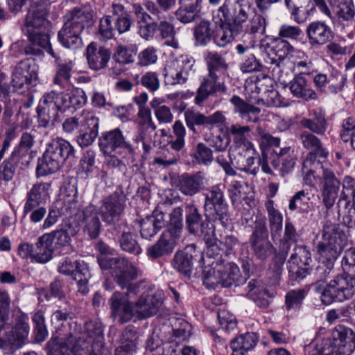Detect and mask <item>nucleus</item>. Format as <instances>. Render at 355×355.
Segmentation results:
<instances>
[{"instance_id":"f257e3e1","label":"nucleus","mask_w":355,"mask_h":355,"mask_svg":"<svg viewBox=\"0 0 355 355\" xmlns=\"http://www.w3.org/2000/svg\"><path fill=\"white\" fill-rule=\"evenodd\" d=\"M251 3L249 0H225L217 10L222 15L219 24L214 26L213 42L224 48L244 31V24L249 19Z\"/></svg>"},{"instance_id":"f03ea898","label":"nucleus","mask_w":355,"mask_h":355,"mask_svg":"<svg viewBox=\"0 0 355 355\" xmlns=\"http://www.w3.org/2000/svg\"><path fill=\"white\" fill-rule=\"evenodd\" d=\"M163 302L160 291L148 288L139 299L132 303L127 294L114 292L110 299L112 316L121 323L130 321L135 315L139 318H148L156 314Z\"/></svg>"},{"instance_id":"7ed1b4c3","label":"nucleus","mask_w":355,"mask_h":355,"mask_svg":"<svg viewBox=\"0 0 355 355\" xmlns=\"http://www.w3.org/2000/svg\"><path fill=\"white\" fill-rule=\"evenodd\" d=\"M348 245V239L336 224L327 221L323 226L322 241L318 245L320 263L315 275L325 282L334 273V262Z\"/></svg>"},{"instance_id":"20e7f679","label":"nucleus","mask_w":355,"mask_h":355,"mask_svg":"<svg viewBox=\"0 0 355 355\" xmlns=\"http://www.w3.org/2000/svg\"><path fill=\"white\" fill-rule=\"evenodd\" d=\"M98 263L102 270H110L111 276L121 288L127 290L125 293H121L127 294L128 298L131 294L136 295L144 283V281L133 283L141 275V271L123 257H100Z\"/></svg>"},{"instance_id":"39448f33","label":"nucleus","mask_w":355,"mask_h":355,"mask_svg":"<svg viewBox=\"0 0 355 355\" xmlns=\"http://www.w3.org/2000/svg\"><path fill=\"white\" fill-rule=\"evenodd\" d=\"M94 10L90 5L74 8L64 17L66 21L58 32L60 43L68 49H76L81 45L80 33L85 26L92 22Z\"/></svg>"},{"instance_id":"423d86ee","label":"nucleus","mask_w":355,"mask_h":355,"mask_svg":"<svg viewBox=\"0 0 355 355\" xmlns=\"http://www.w3.org/2000/svg\"><path fill=\"white\" fill-rule=\"evenodd\" d=\"M355 349V334L347 327L338 325L332 333V340H323L305 346L309 355H349Z\"/></svg>"},{"instance_id":"0eeeda50","label":"nucleus","mask_w":355,"mask_h":355,"mask_svg":"<svg viewBox=\"0 0 355 355\" xmlns=\"http://www.w3.org/2000/svg\"><path fill=\"white\" fill-rule=\"evenodd\" d=\"M73 153V147L69 141L62 139L52 141L38 159L36 175L43 177L57 172Z\"/></svg>"},{"instance_id":"6e6552de","label":"nucleus","mask_w":355,"mask_h":355,"mask_svg":"<svg viewBox=\"0 0 355 355\" xmlns=\"http://www.w3.org/2000/svg\"><path fill=\"white\" fill-rule=\"evenodd\" d=\"M71 340L74 355H110L103 345V330L100 323L86 322L84 331L76 338L74 343L72 335Z\"/></svg>"},{"instance_id":"1a4fd4ad","label":"nucleus","mask_w":355,"mask_h":355,"mask_svg":"<svg viewBox=\"0 0 355 355\" xmlns=\"http://www.w3.org/2000/svg\"><path fill=\"white\" fill-rule=\"evenodd\" d=\"M224 185L211 187L205 193L204 204L206 217L213 221H219L226 226L229 221L228 207L224 196Z\"/></svg>"},{"instance_id":"9d476101","label":"nucleus","mask_w":355,"mask_h":355,"mask_svg":"<svg viewBox=\"0 0 355 355\" xmlns=\"http://www.w3.org/2000/svg\"><path fill=\"white\" fill-rule=\"evenodd\" d=\"M355 293V277L347 273L336 276L323 290L322 304L328 305L334 301L343 302L353 297Z\"/></svg>"},{"instance_id":"9b49d317","label":"nucleus","mask_w":355,"mask_h":355,"mask_svg":"<svg viewBox=\"0 0 355 355\" xmlns=\"http://www.w3.org/2000/svg\"><path fill=\"white\" fill-rule=\"evenodd\" d=\"M60 93L51 91L45 94L37 107V114L40 126L47 127L53 125L58 120V112H64L61 103Z\"/></svg>"},{"instance_id":"f8f14e48","label":"nucleus","mask_w":355,"mask_h":355,"mask_svg":"<svg viewBox=\"0 0 355 355\" xmlns=\"http://www.w3.org/2000/svg\"><path fill=\"white\" fill-rule=\"evenodd\" d=\"M193 64L194 61L187 55H181L168 62L163 73L166 83L170 85L185 84L193 70Z\"/></svg>"},{"instance_id":"ddd939ff","label":"nucleus","mask_w":355,"mask_h":355,"mask_svg":"<svg viewBox=\"0 0 355 355\" xmlns=\"http://www.w3.org/2000/svg\"><path fill=\"white\" fill-rule=\"evenodd\" d=\"M54 247L50 236L44 234L40 236L35 245L24 243L18 247V254L23 259H31L40 263H46L53 257Z\"/></svg>"},{"instance_id":"4468645a","label":"nucleus","mask_w":355,"mask_h":355,"mask_svg":"<svg viewBox=\"0 0 355 355\" xmlns=\"http://www.w3.org/2000/svg\"><path fill=\"white\" fill-rule=\"evenodd\" d=\"M29 333V327L26 318L17 319L12 329L0 338V349L6 353H13L24 345Z\"/></svg>"},{"instance_id":"2eb2a0df","label":"nucleus","mask_w":355,"mask_h":355,"mask_svg":"<svg viewBox=\"0 0 355 355\" xmlns=\"http://www.w3.org/2000/svg\"><path fill=\"white\" fill-rule=\"evenodd\" d=\"M24 31L30 42V44L24 47L26 55L42 56L45 50L53 58H56L50 44L49 28L30 29Z\"/></svg>"},{"instance_id":"dca6fc26","label":"nucleus","mask_w":355,"mask_h":355,"mask_svg":"<svg viewBox=\"0 0 355 355\" xmlns=\"http://www.w3.org/2000/svg\"><path fill=\"white\" fill-rule=\"evenodd\" d=\"M249 242L255 257L260 260L266 259L275 252V248L268 239V232L264 223H256Z\"/></svg>"},{"instance_id":"f3484780","label":"nucleus","mask_w":355,"mask_h":355,"mask_svg":"<svg viewBox=\"0 0 355 355\" xmlns=\"http://www.w3.org/2000/svg\"><path fill=\"white\" fill-rule=\"evenodd\" d=\"M184 115L187 127L194 133L197 132L196 126L211 129L214 126L223 125L226 121L225 116L220 111H216L212 114L206 116L200 112L188 110L185 111Z\"/></svg>"},{"instance_id":"a211bd4d","label":"nucleus","mask_w":355,"mask_h":355,"mask_svg":"<svg viewBox=\"0 0 355 355\" xmlns=\"http://www.w3.org/2000/svg\"><path fill=\"white\" fill-rule=\"evenodd\" d=\"M186 225L191 234L204 236L206 243L211 245L215 243L214 230L212 227H207L208 225L203 223L201 215L198 209L193 205L186 207Z\"/></svg>"},{"instance_id":"6ab92c4d","label":"nucleus","mask_w":355,"mask_h":355,"mask_svg":"<svg viewBox=\"0 0 355 355\" xmlns=\"http://www.w3.org/2000/svg\"><path fill=\"white\" fill-rule=\"evenodd\" d=\"M321 191L322 202L326 209H331L338 196L340 182L336 178L331 166L324 168L321 177Z\"/></svg>"},{"instance_id":"aec40b11","label":"nucleus","mask_w":355,"mask_h":355,"mask_svg":"<svg viewBox=\"0 0 355 355\" xmlns=\"http://www.w3.org/2000/svg\"><path fill=\"white\" fill-rule=\"evenodd\" d=\"M98 145L101 151L107 155L117 148L125 149L129 153L134 152L132 145L125 141L122 131L119 128L102 133L98 140Z\"/></svg>"},{"instance_id":"412c9836","label":"nucleus","mask_w":355,"mask_h":355,"mask_svg":"<svg viewBox=\"0 0 355 355\" xmlns=\"http://www.w3.org/2000/svg\"><path fill=\"white\" fill-rule=\"evenodd\" d=\"M125 207V197L121 193H113L103 198L100 209L103 220L112 224L119 221Z\"/></svg>"},{"instance_id":"4be33fe9","label":"nucleus","mask_w":355,"mask_h":355,"mask_svg":"<svg viewBox=\"0 0 355 355\" xmlns=\"http://www.w3.org/2000/svg\"><path fill=\"white\" fill-rule=\"evenodd\" d=\"M81 122L76 140L85 148L92 145L98 137L99 120L94 114L86 112L83 114Z\"/></svg>"},{"instance_id":"5701e85b","label":"nucleus","mask_w":355,"mask_h":355,"mask_svg":"<svg viewBox=\"0 0 355 355\" xmlns=\"http://www.w3.org/2000/svg\"><path fill=\"white\" fill-rule=\"evenodd\" d=\"M48 6L44 1L33 3L26 16L24 31L49 28Z\"/></svg>"},{"instance_id":"b1692460","label":"nucleus","mask_w":355,"mask_h":355,"mask_svg":"<svg viewBox=\"0 0 355 355\" xmlns=\"http://www.w3.org/2000/svg\"><path fill=\"white\" fill-rule=\"evenodd\" d=\"M37 78V66L34 61L26 59L21 61L15 67L12 74V86L17 89L30 85Z\"/></svg>"},{"instance_id":"393cba45","label":"nucleus","mask_w":355,"mask_h":355,"mask_svg":"<svg viewBox=\"0 0 355 355\" xmlns=\"http://www.w3.org/2000/svg\"><path fill=\"white\" fill-rule=\"evenodd\" d=\"M51 185L48 182H38L33 185L27 192L26 202L24 205V216H27L28 211L44 204L49 198V191Z\"/></svg>"},{"instance_id":"a878e982","label":"nucleus","mask_w":355,"mask_h":355,"mask_svg":"<svg viewBox=\"0 0 355 355\" xmlns=\"http://www.w3.org/2000/svg\"><path fill=\"white\" fill-rule=\"evenodd\" d=\"M306 34L309 44L313 46L324 45L334 37L331 28L321 21L309 23L306 28Z\"/></svg>"},{"instance_id":"bb28decb","label":"nucleus","mask_w":355,"mask_h":355,"mask_svg":"<svg viewBox=\"0 0 355 355\" xmlns=\"http://www.w3.org/2000/svg\"><path fill=\"white\" fill-rule=\"evenodd\" d=\"M207 183L205 174L202 171L184 173L179 180V189L186 196H193L202 190Z\"/></svg>"},{"instance_id":"cd10ccee","label":"nucleus","mask_w":355,"mask_h":355,"mask_svg":"<svg viewBox=\"0 0 355 355\" xmlns=\"http://www.w3.org/2000/svg\"><path fill=\"white\" fill-rule=\"evenodd\" d=\"M79 220L81 225L83 226V232L91 239H96L98 236L101 229V223L98 212L94 206H87L81 211Z\"/></svg>"},{"instance_id":"c85d7f7f","label":"nucleus","mask_w":355,"mask_h":355,"mask_svg":"<svg viewBox=\"0 0 355 355\" xmlns=\"http://www.w3.org/2000/svg\"><path fill=\"white\" fill-rule=\"evenodd\" d=\"M178 239L169 231H164L158 241L148 248V256L155 259L171 254L177 244Z\"/></svg>"},{"instance_id":"c756f323","label":"nucleus","mask_w":355,"mask_h":355,"mask_svg":"<svg viewBox=\"0 0 355 355\" xmlns=\"http://www.w3.org/2000/svg\"><path fill=\"white\" fill-rule=\"evenodd\" d=\"M218 78L219 75H214V77H212L211 74L208 73V76L203 79L197 90V94L195 97V103L197 105H200L209 96L216 92H221L225 93L226 92V87L224 83H220L218 80Z\"/></svg>"},{"instance_id":"7c9ffc66","label":"nucleus","mask_w":355,"mask_h":355,"mask_svg":"<svg viewBox=\"0 0 355 355\" xmlns=\"http://www.w3.org/2000/svg\"><path fill=\"white\" fill-rule=\"evenodd\" d=\"M229 130L233 137V146L236 150L248 153L250 151H254V146L249 139L251 131L249 125L232 124Z\"/></svg>"},{"instance_id":"2f4dec72","label":"nucleus","mask_w":355,"mask_h":355,"mask_svg":"<svg viewBox=\"0 0 355 355\" xmlns=\"http://www.w3.org/2000/svg\"><path fill=\"white\" fill-rule=\"evenodd\" d=\"M196 255L195 246L188 245L175 254L172 266L179 272L189 275L193 268V259Z\"/></svg>"},{"instance_id":"473e14b6","label":"nucleus","mask_w":355,"mask_h":355,"mask_svg":"<svg viewBox=\"0 0 355 355\" xmlns=\"http://www.w3.org/2000/svg\"><path fill=\"white\" fill-rule=\"evenodd\" d=\"M86 57L90 69L98 71L105 68L110 58V53L104 47L97 48L94 43L87 47Z\"/></svg>"},{"instance_id":"72a5a7b5","label":"nucleus","mask_w":355,"mask_h":355,"mask_svg":"<svg viewBox=\"0 0 355 355\" xmlns=\"http://www.w3.org/2000/svg\"><path fill=\"white\" fill-rule=\"evenodd\" d=\"M309 116L302 119L300 125L318 135H324L327 128L324 112L322 110L315 109L311 111Z\"/></svg>"},{"instance_id":"f704fd0d","label":"nucleus","mask_w":355,"mask_h":355,"mask_svg":"<svg viewBox=\"0 0 355 355\" xmlns=\"http://www.w3.org/2000/svg\"><path fill=\"white\" fill-rule=\"evenodd\" d=\"M258 336L253 332L243 334L230 343L232 355H249L258 342Z\"/></svg>"},{"instance_id":"c9c22d12","label":"nucleus","mask_w":355,"mask_h":355,"mask_svg":"<svg viewBox=\"0 0 355 355\" xmlns=\"http://www.w3.org/2000/svg\"><path fill=\"white\" fill-rule=\"evenodd\" d=\"M299 140L302 146L309 151V154H314L317 157L326 159L329 155L328 151L323 148L320 139L312 132L302 131L299 135Z\"/></svg>"},{"instance_id":"e433bc0d","label":"nucleus","mask_w":355,"mask_h":355,"mask_svg":"<svg viewBox=\"0 0 355 355\" xmlns=\"http://www.w3.org/2000/svg\"><path fill=\"white\" fill-rule=\"evenodd\" d=\"M247 295L261 308H266L272 296L260 280L252 279L248 284Z\"/></svg>"},{"instance_id":"4c0bfd02","label":"nucleus","mask_w":355,"mask_h":355,"mask_svg":"<svg viewBox=\"0 0 355 355\" xmlns=\"http://www.w3.org/2000/svg\"><path fill=\"white\" fill-rule=\"evenodd\" d=\"M164 216L162 212L155 211L141 222V235L146 239H150L164 226Z\"/></svg>"},{"instance_id":"58836bf2","label":"nucleus","mask_w":355,"mask_h":355,"mask_svg":"<svg viewBox=\"0 0 355 355\" xmlns=\"http://www.w3.org/2000/svg\"><path fill=\"white\" fill-rule=\"evenodd\" d=\"M220 263L223 266L224 270L220 272V284L223 287H230L233 284L236 286L245 282V278L241 275L239 267L234 263H225L220 258Z\"/></svg>"},{"instance_id":"ea45409f","label":"nucleus","mask_w":355,"mask_h":355,"mask_svg":"<svg viewBox=\"0 0 355 355\" xmlns=\"http://www.w3.org/2000/svg\"><path fill=\"white\" fill-rule=\"evenodd\" d=\"M329 164L323 163L317 159H315L314 154L307 155L306 158L303 162L302 173L304 174V180L308 185H313L316 181V171L321 169L324 173V168H329Z\"/></svg>"},{"instance_id":"a19ab883","label":"nucleus","mask_w":355,"mask_h":355,"mask_svg":"<svg viewBox=\"0 0 355 355\" xmlns=\"http://www.w3.org/2000/svg\"><path fill=\"white\" fill-rule=\"evenodd\" d=\"M259 158L256 151L250 153L239 151L238 156L234 157L236 168L250 175H256L259 172V166L255 165V161Z\"/></svg>"},{"instance_id":"79ce46f5","label":"nucleus","mask_w":355,"mask_h":355,"mask_svg":"<svg viewBox=\"0 0 355 355\" xmlns=\"http://www.w3.org/2000/svg\"><path fill=\"white\" fill-rule=\"evenodd\" d=\"M64 112L68 110H76L84 106L87 101L85 92L83 89L74 88L69 94L60 92Z\"/></svg>"},{"instance_id":"37998d69","label":"nucleus","mask_w":355,"mask_h":355,"mask_svg":"<svg viewBox=\"0 0 355 355\" xmlns=\"http://www.w3.org/2000/svg\"><path fill=\"white\" fill-rule=\"evenodd\" d=\"M230 102L234 106V111L239 112L242 119L248 122L254 123H256L259 120L257 116L260 112L259 107L245 103L238 96H233L230 99Z\"/></svg>"},{"instance_id":"c03bdc74","label":"nucleus","mask_w":355,"mask_h":355,"mask_svg":"<svg viewBox=\"0 0 355 355\" xmlns=\"http://www.w3.org/2000/svg\"><path fill=\"white\" fill-rule=\"evenodd\" d=\"M289 89L292 94L304 100L314 99L315 92L310 87L306 78L302 75L296 76L289 83Z\"/></svg>"},{"instance_id":"a18cd8bd","label":"nucleus","mask_w":355,"mask_h":355,"mask_svg":"<svg viewBox=\"0 0 355 355\" xmlns=\"http://www.w3.org/2000/svg\"><path fill=\"white\" fill-rule=\"evenodd\" d=\"M224 270L220 263V258L205 266L202 272V280L204 285L209 288H215L220 284V272Z\"/></svg>"},{"instance_id":"49530a36","label":"nucleus","mask_w":355,"mask_h":355,"mask_svg":"<svg viewBox=\"0 0 355 355\" xmlns=\"http://www.w3.org/2000/svg\"><path fill=\"white\" fill-rule=\"evenodd\" d=\"M137 336L132 326H128L122 334L121 343L114 355H131L136 349Z\"/></svg>"},{"instance_id":"de8ad7c7","label":"nucleus","mask_w":355,"mask_h":355,"mask_svg":"<svg viewBox=\"0 0 355 355\" xmlns=\"http://www.w3.org/2000/svg\"><path fill=\"white\" fill-rule=\"evenodd\" d=\"M338 213L343 218V223L348 227L355 223V200L340 196L337 203Z\"/></svg>"},{"instance_id":"09e8293b","label":"nucleus","mask_w":355,"mask_h":355,"mask_svg":"<svg viewBox=\"0 0 355 355\" xmlns=\"http://www.w3.org/2000/svg\"><path fill=\"white\" fill-rule=\"evenodd\" d=\"M214 27L211 23L203 19L193 30L195 43L198 46H206L213 40Z\"/></svg>"},{"instance_id":"8fccbe9b","label":"nucleus","mask_w":355,"mask_h":355,"mask_svg":"<svg viewBox=\"0 0 355 355\" xmlns=\"http://www.w3.org/2000/svg\"><path fill=\"white\" fill-rule=\"evenodd\" d=\"M205 59L207 63L208 73L211 74L212 77H214V75H219L220 72L225 71L228 68V64L225 59L217 52H206Z\"/></svg>"},{"instance_id":"3c124183","label":"nucleus","mask_w":355,"mask_h":355,"mask_svg":"<svg viewBox=\"0 0 355 355\" xmlns=\"http://www.w3.org/2000/svg\"><path fill=\"white\" fill-rule=\"evenodd\" d=\"M71 334L67 338H52L46 345L48 355H71Z\"/></svg>"},{"instance_id":"603ef678","label":"nucleus","mask_w":355,"mask_h":355,"mask_svg":"<svg viewBox=\"0 0 355 355\" xmlns=\"http://www.w3.org/2000/svg\"><path fill=\"white\" fill-rule=\"evenodd\" d=\"M297 236L298 234L294 225L289 220H286L284 236L277 239L279 242V250L282 254H288L291 244L297 241Z\"/></svg>"},{"instance_id":"864d4df0","label":"nucleus","mask_w":355,"mask_h":355,"mask_svg":"<svg viewBox=\"0 0 355 355\" xmlns=\"http://www.w3.org/2000/svg\"><path fill=\"white\" fill-rule=\"evenodd\" d=\"M266 19L261 14L254 12V15L249 20L247 25L244 24V31L245 34L243 35V38L248 37L252 35L265 33L266 27Z\"/></svg>"},{"instance_id":"5fc2aeb1","label":"nucleus","mask_w":355,"mask_h":355,"mask_svg":"<svg viewBox=\"0 0 355 355\" xmlns=\"http://www.w3.org/2000/svg\"><path fill=\"white\" fill-rule=\"evenodd\" d=\"M72 61L65 62H58L57 64L56 72L53 78V83L65 88L71 79V73L73 68Z\"/></svg>"},{"instance_id":"6e6d98bb","label":"nucleus","mask_w":355,"mask_h":355,"mask_svg":"<svg viewBox=\"0 0 355 355\" xmlns=\"http://www.w3.org/2000/svg\"><path fill=\"white\" fill-rule=\"evenodd\" d=\"M137 116L139 119V124L143 127L140 132L141 140H148L150 136L146 134L148 128L153 131L157 129V126L153 121L151 111L148 107H141L139 108Z\"/></svg>"},{"instance_id":"4d7b16f0","label":"nucleus","mask_w":355,"mask_h":355,"mask_svg":"<svg viewBox=\"0 0 355 355\" xmlns=\"http://www.w3.org/2000/svg\"><path fill=\"white\" fill-rule=\"evenodd\" d=\"M137 235L131 232H123L119 239L122 250L138 255L141 252V248L137 242Z\"/></svg>"},{"instance_id":"13d9d810","label":"nucleus","mask_w":355,"mask_h":355,"mask_svg":"<svg viewBox=\"0 0 355 355\" xmlns=\"http://www.w3.org/2000/svg\"><path fill=\"white\" fill-rule=\"evenodd\" d=\"M274 51L277 59L272 60V64H275L278 68H281L284 65V62L288 54L294 51L293 46L286 40L283 39H277L275 41V46H274Z\"/></svg>"},{"instance_id":"bf43d9fd","label":"nucleus","mask_w":355,"mask_h":355,"mask_svg":"<svg viewBox=\"0 0 355 355\" xmlns=\"http://www.w3.org/2000/svg\"><path fill=\"white\" fill-rule=\"evenodd\" d=\"M308 291L304 288H297L289 291L286 295L285 306L288 310H299L302 302L307 295Z\"/></svg>"},{"instance_id":"052dcab7","label":"nucleus","mask_w":355,"mask_h":355,"mask_svg":"<svg viewBox=\"0 0 355 355\" xmlns=\"http://www.w3.org/2000/svg\"><path fill=\"white\" fill-rule=\"evenodd\" d=\"M310 194L305 190H301L295 193L289 201L288 209L291 211L300 210L308 212L309 209Z\"/></svg>"},{"instance_id":"680f3d73","label":"nucleus","mask_w":355,"mask_h":355,"mask_svg":"<svg viewBox=\"0 0 355 355\" xmlns=\"http://www.w3.org/2000/svg\"><path fill=\"white\" fill-rule=\"evenodd\" d=\"M183 210L181 207H175L170 214L168 228L166 231H169L175 237H180L183 227Z\"/></svg>"},{"instance_id":"e2e57ef3","label":"nucleus","mask_w":355,"mask_h":355,"mask_svg":"<svg viewBox=\"0 0 355 355\" xmlns=\"http://www.w3.org/2000/svg\"><path fill=\"white\" fill-rule=\"evenodd\" d=\"M175 139L168 142V145L175 151L179 152L185 146L186 129L180 121H176L173 125Z\"/></svg>"},{"instance_id":"0e129e2a","label":"nucleus","mask_w":355,"mask_h":355,"mask_svg":"<svg viewBox=\"0 0 355 355\" xmlns=\"http://www.w3.org/2000/svg\"><path fill=\"white\" fill-rule=\"evenodd\" d=\"M135 49L132 46L119 45L116 48L113 60L120 64H128L134 62Z\"/></svg>"},{"instance_id":"69168bd1","label":"nucleus","mask_w":355,"mask_h":355,"mask_svg":"<svg viewBox=\"0 0 355 355\" xmlns=\"http://www.w3.org/2000/svg\"><path fill=\"white\" fill-rule=\"evenodd\" d=\"M311 261V252L304 245H298L294 248L290 257L289 263L309 266Z\"/></svg>"},{"instance_id":"338daca9","label":"nucleus","mask_w":355,"mask_h":355,"mask_svg":"<svg viewBox=\"0 0 355 355\" xmlns=\"http://www.w3.org/2000/svg\"><path fill=\"white\" fill-rule=\"evenodd\" d=\"M184 8L178 10L175 12L176 17L183 24L193 22L200 17L199 6L193 5L184 6Z\"/></svg>"},{"instance_id":"774afa93","label":"nucleus","mask_w":355,"mask_h":355,"mask_svg":"<svg viewBox=\"0 0 355 355\" xmlns=\"http://www.w3.org/2000/svg\"><path fill=\"white\" fill-rule=\"evenodd\" d=\"M19 154V149H15L10 158L3 161L0 165V179L6 182L10 181L15 172V166L12 163L15 157Z\"/></svg>"}]
</instances>
